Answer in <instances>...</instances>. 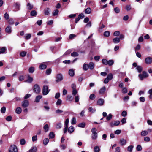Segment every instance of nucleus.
Listing matches in <instances>:
<instances>
[{
	"instance_id": "f257e3e1",
	"label": "nucleus",
	"mask_w": 152,
	"mask_h": 152,
	"mask_svg": "<svg viewBox=\"0 0 152 152\" xmlns=\"http://www.w3.org/2000/svg\"><path fill=\"white\" fill-rule=\"evenodd\" d=\"M92 134L91 138L93 140H96L98 137V134L96 132L97 129L95 128H93L91 130Z\"/></svg>"
},
{
	"instance_id": "f03ea898",
	"label": "nucleus",
	"mask_w": 152,
	"mask_h": 152,
	"mask_svg": "<svg viewBox=\"0 0 152 152\" xmlns=\"http://www.w3.org/2000/svg\"><path fill=\"white\" fill-rule=\"evenodd\" d=\"M56 83H59L63 80V76L61 74L58 73L56 75Z\"/></svg>"
},
{
	"instance_id": "7ed1b4c3",
	"label": "nucleus",
	"mask_w": 152,
	"mask_h": 152,
	"mask_svg": "<svg viewBox=\"0 0 152 152\" xmlns=\"http://www.w3.org/2000/svg\"><path fill=\"white\" fill-rule=\"evenodd\" d=\"M9 152H18L17 147L15 145H10Z\"/></svg>"
},
{
	"instance_id": "20e7f679",
	"label": "nucleus",
	"mask_w": 152,
	"mask_h": 152,
	"mask_svg": "<svg viewBox=\"0 0 152 152\" xmlns=\"http://www.w3.org/2000/svg\"><path fill=\"white\" fill-rule=\"evenodd\" d=\"M33 90L34 92L37 94L39 93L40 91V89L39 86L37 84L34 85L33 87Z\"/></svg>"
},
{
	"instance_id": "39448f33",
	"label": "nucleus",
	"mask_w": 152,
	"mask_h": 152,
	"mask_svg": "<svg viewBox=\"0 0 152 152\" xmlns=\"http://www.w3.org/2000/svg\"><path fill=\"white\" fill-rule=\"evenodd\" d=\"M48 86L46 85L44 86L42 89V93L43 95H46L49 92Z\"/></svg>"
},
{
	"instance_id": "423d86ee",
	"label": "nucleus",
	"mask_w": 152,
	"mask_h": 152,
	"mask_svg": "<svg viewBox=\"0 0 152 152\" xmlns=\"http://www.w3.org/2000/svg\"><path fill=\"white\" fill-rule=\"evenodd\" d=\"M21 105L24 108L28 107L29 105L28 101L27 100H24L22 102Z\"/></svg>"
},
{
	"instance_id": "0eeeda50",
	"label": "nucleus",
	"mask_w": 152,
	"mask_h": 152,
	"mask_svg": "<svg viewBox=\"0 0 152 152\" xmlns=\"http://www.w3.org/2000/svg\"><path fill=\"white\" fill-rule=\"evenodd\" d=\"M145 61L146 64H150L152 63V58L150 57H147L145 58Z\"/></svg>"
},
{
	"instance_id": "6e6552de",
	"label": "nucleus",
	"mask_w": 152,
	"mask_h": 152,
	"mask_svg": "<svg viewBox=\"0 0 152 152\" xmlns=\"http://www.w3.org/2000/svg\"><path fill=\"white\" fill-rule=\"evenodd\" d=\"M14 6L15 7V8L14 10V11H17L20 10V4L19 2H16Z\"/></svg>"
},
{
	"instance_id": "1a4fd4ad",
	"label": "nucleus",
	"mask_w": 152,
	"mask_h": 152,
	"mask_svg": "<svg viewBox=\"0 0 152 152\" xmlns=\"http://www.w3.org/2000/svg\"><path fill=\"white\" fill-rule=\"evenodd\" d=\"M104 103V100L102 99H99L97 101V104L100 106L103 105Z\"/></svg>"
},
{
	"instance_id": "9d476101",
	"label": "nucleus",
	"mask_w": 152,
	"mask_h": 152,
	"mask_svg": "<svg viewBox=\"0 0 152 152\" xmlns=\"http://www.w3.org/2000/svg\"><path fill=\"white\" fill-rule=\"evenodd\" d=\"M5 31L9 34H10L12 32L11 27L10 26H8L5 28Z\"/></svg>"
},
{
	"instance_id": "9b49d317",
	"label": "nucleus",
	"mask_w": 152,
	"mask_h": 152,
	"mask_svg": "<svg viewBox=\"0 0 152 152\" xmlns=\"http://www.w3.org/2000/svg\"><path fill=\"white\" fill-rule=\"evenodd\" d=\"M37 147L35 146H33L28 151V152H37Z\"/></svg>"
},
{
	"instance_id": "f8f14e48",
	"label": "nucleus",
	"mask_w": 152,
	"mask_h": 152,
	"mask_svg": "<svg viewBox=\"0 0 152 152\" xmlns=\"http://www.w3.org/2000/svg\"><path fill=\"white\" fill-rule=\"evenodd\" d=\"M120 142L121 145L123 146L125 145L126 143V141L124 138L121 139L120 140Z\"/></svg>"
},
{
	"instance_id": "ddd939ff",
	"label": "nucleus",
	"mask_w": 152,
	"mask_h": 152,
	"mask_svg": "<svg viewBox=\"0 0 152 152\" xmlns=\"http://www.w3.org/2000/svg\"><path fill=\"white\" fill-rule=\"evenodd\" d=\"M89 69L88 65L85 63H84L83 66V70L87 71Z\"/></svg>"
},
{
	"instance_id": "4468645a",
	"label": "nucleus",
	"mask_w": 152,
	"mask_h": 152,
	"mask_svg": "<svg viewBox=\"0 0 152 152\" xmlns=\"http://www.w3.org/2000/svg\"><path fill=\"white\" fill-rule=\"evenodd\" d=\"M88 66L89 69L91 70L93 69L94 67V64L93 62H91L89 64Z\"/></svg>"
},
{
	"instance_id": "2eb2a0df",
	"label": "nucleus",
	"mask_w": 152,
	"mask_h": 152,
	"mask_svg": "<svg viewBox=\"0 0 152 152\" xmlns=\"http://www.w3.org/2000/svg\"><path fill=\"white\" fill-rule=\"evenodd\" d=\"M50 10L49 8H45L44 10V14L45 15H48Z\"/></svg>"
},
{
	"instance_id": "dca6fc26",
	"label": "nucleus",
	"mask_w": 152,
	"mask_h": 152,
	"mask_svg": "<svg viewBox=\"0 0 152 152\" xmlns=\"http://www.w3.org/2000/svg\"><path fill=\"white\" fill-rule=\"evenodd\" d=\"M7 50V48L6 47H3L0 48V54L5 53V52Z\"/></svg>"
},
{
	"instance_id": "f3484780",
	"label": "nucleus",
	"mask_w": 152,
	"mask_h": 152,
	"mask_svg": "<svg viewBox=\"0 0 152 152\" xmlns=\"http://www.w3.org/2000/svg\"><path fill=\"white\" fill-rule=\"evenodd\" d=\"M106 90V88L105 86L102 87L99 91V94H103L105 92Z\"/></svg>"
},
{
	"instance_id": "a211bd4d",
	"label": "nucleus",
	"mask_w": 152,
	"mask_h": 152,
	"mask_svg": "<svg viewBox=\"0 0 152 152\" xmlns=\"http://www.w3.org/2000/svg\"><path fill=\"white\" fill-rule=\"evenodd\" d=\"M33 80V78L32 77H30L29 75H28L27 76V79L26 81V82L28 83H31Z\"/></svg>"
},
{
	"instance_id": "6ab92c4d",
	"label": "nucleus",
	"mask_w": 152,
	"mask_h": 152,
	"mask_svg": "<svg viewBox=\"0 0 152 152\" xmlns=\"http://www.w3.org/2000/svg\"><path fill=\"white\" fill-rule=\"evenodd\" d=\"M69 74L71 77H73L75 75L74 70L73 69H70L69 71Z\"/></svg>"
},
{
	"instance_id": "aec40b11",
	"label": "nucleus",
	"mask_w": 152,
	"mask_h": 152,
	"mask_svg": "<svg viewBox=\"0 0 152 152\" xmlns=\"http://www.w3.org/2000/svg\"><path fill=\"white\" fill-rule=\"evenodd\" d=\"M120 41V38L118 37H116L114 38L113 40V42L114 43H118Z\"/></svg>"
},
{
	"instance_id": "412c9836",
	"label": "nucleus",
	"mask_w": 152,
	"mask_h": 152,
	"mask_svg": "<svg viewBox=\"0 0 152 152\" xmlns=\"http://www.w3.org/2000/svg\"><path fill=\"white\" fill-rule=\"evenodd\" d=\"M42 96L41 95H38L37 96L35 99V102H39L40 100L42 98Z\"/></svg>"
},
{
	"instance_id": "4be33fe9",
	"label": "nucleus",
	"mask_w": 152,
	"mask_h": 152,
	"mask_svg": "<svg viewBox=\"0 0 152 152\" xmlns=\"http://www.w3.org/2000/svg\"><path fill=\"white\" fill-rule=\"evenodd\" d=\"M46 65L42 64H41L39 66V68L41 69H46Z\"/></svg>"
},
{
	"instance_id": "5701e85b",
	"label": "nucleus",
	"mask_w": 152,
	"mask_h": 152,
	"mask_svg": "<svg viewBox=\"0 0 152 152\" xmlns=\"http://www.w3.org/2000/svg\"><path fill=\"white\" fill-rule=\"evenodd\" d=\"M22 112V109L20 107H18L16 108L15 112L16 113L18 114H20Z\"/></svg>"
},
{
	"instance_id": "b1692460",
	"label": "nucleus",
	"mask_w": 152,
	"mask_h": 152,
	"mask_svg": "<svg viewBox=\"0 0 152 152\" xmlns=\"http://www.w3.org/2000/svg\"><path fill=\"white\" fill-rule=\"evenodd\" d=\"M91 12V9L90 8L88 7L85 10V12L86 14H89Z\"/></svg>"
},
{
	"instance_id": "393cba45",
	"label": "nucleus",
	"mask_w": 152,
	"mask_h": 152,
	"mask_svg": "<svg viewBox=\"0 0 152 152\" xmlns=\"http://www.w3.org/2000/svg\"><path fill=\"white\" fill-rule=\"evenodd\" d=\"M59 147L60 149L62 150H64L66 148V145L64 144H61Z\"/></svg>"
},
{
	"instance_id": "a878e982",
	"label": "nucleus",
	"mask_w": 152,
	"mask_h": 152,
	"mask_svg": "<svg viewBox=\"0 0 152 152\" xmlns=\"http://www.w3.org/2000/svg\"><path fill=\"white\" fill-rule=\"evenodd\" d=\"M148 132L146 131H142L141 133V135L142 136H145L148 135Z\"/></svg>"
},
{
	"instance_id": "bb28decb",
	"label": "nucleus",
	"mask_w": 152,
	"mask_h": 152,
	"mask_svg": "<svg viewBox=\"0 0 152 152\" xmlns=\"http://www.w3.org/2000/svg\"><path fill=\"white\" fill-rule=\"evenodd\" d=\"M74 130V128L73 126H70L68 129V132L70 133H72Z\"/></svg>"
},
{
	"instance_id": "cd10ccee",
	"label": "nucleus",
	"mask_w": 152,
	"mask_h": 152,
	"mask_svg": "<svg viewBox=\"0 0 152 152\" xmlns=\"http://www.w3.org/2000/svg\"><path fill=\"white\" fill-rule=\"evenodd\" d=\"M49 137L50 139L53 138L55 137V134L53 132H50L49 134Z\"/></svg>"
},
{
	"instance_id": "c85d7f7f",
	"label": "nucleus",
	"mask_w": 152,
	"mask_h": 152,
	"mask_svg": "<svg viewBox=\"0 0 152 152\" xmlns=\"http://www.w3.org/2000/svg\"><path fill=\"white\" fill-rule=\"evenodd\" d=\"M78 55L79 54L78 53L76 52H73L71 54V56L72 57H77L78 56Z\"/></svg>"
},
{
	"instance_id": "c756f323",
	"label": "nucleus",
	"mask_w": 152,
	"mask_h": 152,
	"mask_svg": "<svg viewBox=\"0 0 152 152\" xmlns=\"http://www.w3.org/2000/svg\"><path fill=\"white\" fill-rule=\"evenodd\" d=\"M100 149L98 146H95L94 148V152H99Z\"/></svg>"
},
{
	"instance_id": "7c9ffc66",
	"label": "nucleus",
	"mask_w": 152,
	"mask_h": 152,
	"mask_svg": "<svg viewBox=\"0 0 152 152\" xmlns=\"http://www.w3.org/2000/svg\"><path fill=\"white\" fill-rule=\"evenodd\" d=\"M134 146L132 145H130L127 147V150L128 151L131 152L132 151Z\"/></svg>"
},
{
	"instance_id": "2f4dec72",
	"label": "nucleus",
	"mask_w": 152,
	"mask_h": 152,
	"mask_svg": "<svg viewBox=\"0 0 152 152\" xmlns=\"http://www.w3.org/2000/svg\"><path fill=\"white\" fill-rule=\"evenodd\" d=\"M110 34V32L108 31H105L104 34V36L107 37H109Z\"/></svg>"
},
{
	"instance_id": "473e14b6",
	"label": "nucleus",
	"mask_w": 152,
	"mask_h": 152,
	"mask_svg": "<svg viewBox=\"0 0 152 152\" xmlns=\"http://www.w3.org/2000/svg\"><path fill=\"white\" fill-rule=\"evenodd\" d=\"M28 9V10H30L32 9L33 6L29 3H28L27 4Z\"/></svg>"
},
{
	"instance_id": "72a5a7b5",
	"label": "nucleus",
	"mask_w": 152,
	"mask_h": 152,
	"mask_svg": "<svg viewBox=\"0 0 152 152\" xmlns=\"http://www.w3.org/2000/svg\"><path fill=\"white\" fill-rule=\"evenodd\" d=\"M43 128L45 130V132H48L49 130L48 125L47 124H46L44 126Z\"/></svg>"
},
{
	"instance_id": "f704fd0d",
	"label": "nucleus",
	"mask_w": 152,
	"mask_h": 152,
	"mask_svg": "<svg viewBox=\"0 0 152 152\" xmlns=\"http://www.w3.org/2000/svg\"><path fill=\"white\" fill-rule=\"evenodd\" d=\"M105 27V26L103 24H102L101 25V26H100L99 27V29H98L99 31L100 32H102V29Z\"/></svg>"
},
{
	"instance_id": "c9c22d12",
	"label": "nucleus",
	"mask_w": 152,
	"mask_h": 152,
	"mask_svg": "<svg viewBox=\"0 0 152 152\" xmlns=\"http://www.w3.org/2000/svg\"><path fill=\"white\" fill-rule=\"evenodd\" d=\"M26 141L24 139H22L20 140V144L21 145H24L25 144Z\"/></svg>"
},
{
	"instance_id": "e433bc0d",
	"label": "nucleus",
	"mask_w": 152,
	"mask_h": 152,
	"mask_svg": "<svg viewBox=\"0 0 152 152\" xmlns=\"http://www.w3.org/2000/svg\"><path fill=\"white\" fill-rule=\"evenodd\" d=\"M136 69L139 73H140L142 71V68L141 66H138L137 67Z\"/></svg>"
},
{
	"instance_id": "4c0bfd02",
	"label": "nucleus",
	"mask_w": 152,
	"mask_h": 152,
	"mask_svg": "<svg viewBox=\"0 0 152 152\" xmlns=\"http://www.w3.org/2000/svg\"><path fill=\"white\" fill-rule=\"evenodd\" d=\"M85 123L84 122L81 123H80L79 124L78 126V127H81V128H84L85 127Z\"/></svg>"
},
{
	"instance_id": "58836bf2",
	"label": "nucleus",
	"mask_w": 152,
	"mask_h": 152,
	"mask_svg": "<svg viewBox=\"0 0 152 152\" xmlns=\"http://www.w3.org/2000/svg\"><path fill=\"white\" fill-rule=\"evenodd\" d=\"M34 71V68L33 67H31L28 69V72L30 73H33Z\"/></svg>"
},
{
	"instance_id": "ea45409f",
	"label": "nucleus",
	"mask_w": 152,
	"mask_h": 152,
	"mask_svg": "<svg viewBox=\"0 0 152 152\" xmlns=\"http://www.w3.org/2000/svg\"><path fill=\"white\" fill-rule=\"evenodd\" d=\"M49 141V139L48 138H45L43 140V144L44 145H46Z\"/></svg>"
},
{
	"instance_id": "a19ab883",
	"label": "nucleus",
	"mask_w": 152,
	"mask_h": 152,
	"mask_svg": "<svg viewBox=\"0 0 152 152\" xmlns=\"http://www.w3.org/2000/svg\"><path fill=\"white\" fill-rule=\"evenodd\" d=\"M96 96L94 94H90L89 96V99L91 100H94Z\"/></svg>"
},
{
	"instance_id": "79ce46f5",
	"label": "nucleus",
	"mask_w": 152,
	"mask_h": 152,
	"mask_svg": "<svg viewBox=\"0 0 152 152\" xmlns=\"http://www.w3.org/2000/svg\"><path fill=\"white\" fill-rule=\"evenodd\" d=\"M37 15V13L36 11H32L30 12V15L31 16H36Z\"/></svg>"
},
{
	"instance_id": "37998d69",
	"label": "nucleus",
	"mask_w": 152,
	"mask_h": 152,
	"mask_svg": "<svg viewBox=\"0 0 152 152\" xmlns=\"http://www.w3.org/2000/svg\"><path fill=\"white\" fill-rule=\"evenodd\" d=\"M62 126L61 123H58L56 124V128L57 129H60L61 128Z\"/></svg>"
},
{
	"instance_id": "c03bdc74",
	"label": "nucleus",
	"mask_w": 152,
	"mask_h": 152,
	"mask_svg": "<svg viewBox=\"0 0 152 152\" xmlns=\"http://www.w3.org/2000/svg\"><path fill=\"white\" fill-rule=\"evenodd\" d=\"M26 54V52L25 51H22L20 54V55L22 57H25Z\"/></svg>"
},
{
	"instance_id": "a18cd8bd",
	"label": "nucleus",
	"mask_w": 152,
	"mask_h": 152,
	"mask_svg": "<svg viewBox=\"0 0 152 152\" xmlns=\"http://www.w3.org/2000/svg\"><path fill=\"white\" fill-rule=\"evenodd\" d=\"M8 22L11 25H13L14 23L13 19L12 18H10Z\"/></svg>"
},
{
	"instance_id": "49530a36",
	"label": "nucleus",
	"mask_w": 152,
	"mask_h": 152,
	"mask_svg": "<svg viewBox=\"0 0 152 152\" xmlns=\"http://www.w3.org/2000/svg\"><path fill=\"white\" fill-rule=\"evenodd\" d=\"M110 80H111L113 78V74L110 73L108 75L107 77Z\"/></svg>"
},
{
	"instance_id": "de8ad7c7",
	"label": "nucleus",
	"mask_w": 152,
	"mask_h": 152,
	"mask_svg": "<svg viewBox=\"0 0 152 152\" xmlns=\"http://www.w3.org/2000/svg\"><path fill=\"white\" fill-rule=\"evenodd\" d=\"M108 61L106 59H103L102 60V62L103 64L105 65H107L108 64Z\"/></svg>"
},
{
	"instance_id": "09e8293b",
	"label": "nucleus",
	"mask_w": 152,
	"mask_h": 152,
	"mask_svg": "<svg viewBox=\"0 0 152 152\" xmlns=\"http://www.w3.org/2000/svg\"><path fill=\"white\" fill-rule=\"evenodd\" d=\"M51 72V69L50 68L48 69L46 72V74L47 75H50Z\"/></svg>"
},
{
	"instance_id": "8fccbe9b",
	"label": "nucleus",
	"mask_w": 152,
	"mask_h": 152,
	"mask_svg": "<svg viewBox=\"0 0 152 152\" xmlns=\"http://www.w3.org/2000/svg\"><path fill=\"white\" fill-rule=\"evenodd\" d=\"M6 108L5 107H3L1 109V112L2 113H4L5 112Z\"/></svg>"
},
{
	"instance_id": "3c124183",
	"label": "nucleus",
	"mask_w": 152,
	"mask_h": 152,
	"mask_svg": "<svg viewBox=\"0 0 152 152\" xmlns=\"http://www.w3.org/2000/svg\"><path fill=\"white\" fill-rule=\"evenodd\" d=\"M112 117V115L111 114H109L106 117V119L107 121L110 120Z\"/></svg>"
},
{
	"instance_id": "603ef678",
	"label": "nucleus",
	"mask_w": 152,
	"mask_h": 152,
	"mask_svg": "<svg viewBox=\"0 0 152 152\" xmlns=\"http://www.w3.org/2000/svg\"><path fill=\"white\" fill-rule=\"evenodd\" d=\"M114 64V61L112 60H109L108 61V64L109 66H111Z\"/></svg>"
},
{
	"instance_id": "864d4df0",
	"label": "nucleus",
	"mask_w": 152,
	"mask_h": 152,
	"mask_svg": "<svg viewBox=\"0 0 152 152\" xmlns=\"http://www.w3.org/2000/svg\"><path fill=\"white\" fill-rule=\"evenodd\" d=\"M89 112H91L92 113H94L96 111V109H93L92 107H90L88 109Z\"/></svg>"
},
{
	"instance_id": "5fc2aeb1",
	"label": "nucleus",
	"mask_w": 152,
	"mask_h": 152,
	"mask_svg": "<svg viewBox=\"0 0 152 152\" xmlns=\"http://www.w3.org/2000/svg\"><path fill=\"white\" fill-rule=\"evenodd\" d=\"M139 77V78L140 79V80H143L144 78H145V77H144L143 75L142 74H140L138 75Z\"/></svg>"
},
{
	"instance_id": "6e6d98bb",
	"label": "nucleus",
	"mask_w": 152,
	"mask_h": 152,
	"mask_svg": "<svg viewBox=\"0 0 152 152\" xmlns=\"http://www.w3.org/2000/svg\"><path fill=\"white\" fill-rule=\"evenodd\" d=\"M76 119L75 117H73L71 121V124H75L76 123Z\"/></svg>"
},
{
	"instance_id": "4d7b16f0",
	"label": "nucleus",
	"mask_w": 152,
	"mask_h": 152,
	"mask_svg": "<svg viewBox=\"0 0 152 152\" xmlns=\"http://www.w3.org/2000/svg\"><path fill=\"white\" fill-rule=\"evenodd\" d=\"M142 74L145 78L148 77V75L147 73L145 71H144L142 72Z\"/></svg>"
},
{
	"instance_id": "13d9d810",
	"label": "nucleus",
	"mask_w": 152,
	"mask_h": 152,
	"mask_svg": "<svg viewBox=\"0 0 152 152\" xmlns=\"http://www.w3.org/2000/svg\"><path fill=\"white\" fill-rule=\"evenodd\" d=\"M142 147L140 145H138L137 146L136 149L137 151H141L142 150Z\"/></svg>"
},
{
	"instance_id": "bf43d9fd",
	"label": "nucleus",
	"mask_w": 152,
	"mask_h": 152,
	"mask_svg": "<svg viewBox=\"0 0 152 152\" xmlns=\"http://www.w3.org/2000/svg\"><path fill=\"white\" fill-rule=\"evenodd\" d=\"M67 99L69 101H71L72 100L73 98L72 96L70 95H68L67 97Z\"/></svg>"
},
{
	"instance_id": "052dcab7",
	"label": "nucleus",
	"mask_w": 152,
	"mask_h": 152,
	"mask_svg": "<svg viewBox=\"0 0 152 152\" xmlns=\"http://www.w3.org/2000/svg\"><path fill=\"white\" fill-rule=\"evenodd\" d=\"M9 14L7 13H5L4 15V17L6 20H8L9 19Z\"/></svg>"
},
{
	"instance_id": "680f3d73",
	"label": "nucleus",
	"mask_w": 152,
	"mask_h": 152,
	"mask_svg": "<svg viewBox=\"0 0 152 152\" xmlns=\"http://www.w3.org/2000/svg\"><path fill=\"white\" fill-rule=\"evenodd\" d=\"M12 119V117L11 116H7L6 118V119L7 121H10Z\"/></svg>"
},
{
	"instance_id": "e2e57ef3",
	"label": "nucleus",
	"mask_w": 152,
	"mask_h": 152,
	"mask_svg": "<svg viewBox=\"0 0 152 152\" xmlns=\"http://www.w3.org/2000/svg\"><path fill=\"white\" fill-rule=\"evenodd\" d=\"M120 32L118 31H116L115 32L113 33V35L115 36H118L120 34Z\"/></svg>"
},
{
	"instance_id": "0e129e2a",
	"label": "nucleus",
	"mask_w": 152,
	"mask_h": 152,
	"mask_svg": "<svg viewBox=\"0 0 152 152\" xmlns=\"http://www.w3.org/2000/svg\"><path fill=\"white\" fill-rule=\"evenodd\" d=\"M121 122L122 124H123L126 123V119L125 118H123L122 119L121 121Z\"/></svg>"
},
{
	"instance_id": "69168bd1",
	"label": "nucleus",
	"mask_w": 152,
	"mask_h": 152,
	"mask_svg": "<svg viewBox=\"0 0 152 152\" xmlns=\"http://www.w3.org/2000/svg\"><path fill=\"white\" fill-rule=\"evenodd\" d=\"M127 113L126 111H123L121 113V115L123 117H125L127 115Z\"/></svg>"
},
{
	"instance_id": "338daca9",
	"label": "nucleus",
	"mask_w": 152,
	"mask_h": 152,
	"mask_svg": "<svg viewBox=\"0 0 152 152\" xmlns=\"http://www.w3.org/2000/svg\"><path fill=\"white\" fill-rule=\"evenodd\" d=\"M31 36V35L30 34H26V39H29Z\"/></svg>"
},
{
	"instance_id": "774afa93",
	"label": "nucleus",
	"mask_w": 152,
	"mask_h": 152,
	"mask_svg": "<svg viewBox=\"0 0 152 152\" xmlns=\"http://www.w3.org/2000/svg\"><path fill=\"white\" fill-rule=\"evenodd\" d=\"M114 10L115 12L116 13H119L120 12V10L118 8L116 7L114 9Z\"/></svg>"
}]
</instances>
